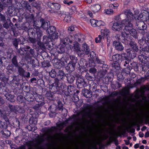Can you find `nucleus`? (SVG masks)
Listing matches in <instances>:
<instances>
[{
    "instance_id": "55",
    "label": "nucleus",
    "mask_w": 149,
    "mask_h": 149,
    "mask_svg": "<svg viewBox=\"0 0 149 149\" xmlns=\"http://www.w3.org/2000/svg\"><path fill=\"white\" fill-rule=\"evenodd\" d=\"M121 34H122V33H121ZM116 39H118V40H120L121 41H122V39H125L127 37H123L122 36V35H121V36H120V35L117 34L116 36Z\"/></svg>"
},
{
    "instance_id": "1",
    "label": "nucleus",
    "mask_w": 149,
    "mask_h": 149,
    "mask_svg": "<svg viewBox=\"0 0 149 149\" xmlns=\"http://www.w3.org/2000/svg\"><path fill=\"white\" fill-rule=\"evenodd\" d=\"M133 26L132 23H128V25H125L123 29L124 33L123 32H122V36L127 38L128 36V33H129L134 38H137V32L135 29L132 28Z\"/></svg>"
},
{
    "instance_id": "51",
    "label": "nucleus",
    "mask_w": 149,
    "mask_h": 149,
    "mask_svg": "<svg viewBox=\"0 0 149 149\" xmlns=\"http://www.w3.org/2000/svg\"><path fill=\"white\" fill-rule=\"evenodd\" d=\"M28 3L24 1L23 3V4L22 5V6H20V7H17V8L19 9H21L23 8H28Z\"/></svg>"
},
{
    "instance_id": "4",
    "label": "nucleus",
    "mask_w": 149,
    "mask_h": 149,
    "mask_svg": "<svg viewBox=\"0 0 149 149\" xmlns=\"http://www.w3.org/2000/svg\"><path fill=\"white\" fill-rule=\"evenodd\" d=\"M139 17L138 16H136L135 15H134V18L136 20V24L138 28L140 30H144L145 29L147 28V25L145 23L142 21L141 20H139Z\"/></svg>"
},
{
    "instance_id": "9",
    "label": "nucleus",
    "mask_w": 149,
    "mask_h": 149,
    "mask_svg": "<svg viewBox=\"0 0 149 149\" xmlns=\"http://www.w3.org/2000/svg\"><path fill=\"white\" fill-rule=\"evenodd\" d=\"M81 51L83 52L82 55H83L84 53L86 55L90 54V50L89 47L86 43H84L82 45Z\"/></svg>"
},
{
    "instance_id": "19",
    "label": "nucleus",
    "mask_w": 149,
    "mask_h": 149,
    "mask_svg": "<svg viewBox=\"0 0 149 149\" xmlns=\"http://www.w3.org/2000/svg\"><path fill=\"white\" fill-rule=\"evenodd\" d=\"M24 98L28 101L33 102L34 100V97L32 93H28Z\"/></svg>"
},
{
    "instance_id": "22",
    "label": "nucleus",
    "mask_w": 149,
    "mask_h": 149,
    "mask_svg": "<svg viewBox=\"0 0 149 149\" xmlns=\"http://www.w3.org/2000/svg\"><path fill=\"white\" fill-rule=\"evenodd\" d=\"M5 96L7 100L10 102H14L15 101V100L14 99L15 96L10 94L6 93L5 95Z\"/></svg>"
},
{
    "instance_id": "26",
    "label": "nucleus",
    "mask_w": 149,
    "mask_h": 149,
    "mask_svg": "<svg viewBox=\"0 0 149 149\" xmlns=\"http://www.w3.org/2000/svg\"><path fill=\"white\" fill-rule=\"evenodd\" d=\"M97 87V85L95 83L91 81L89 84V89L91 91H95Z\"/></svg>"
},
{
    "instance_id": "32",
    "label": "nucleus",
    "mask_w": 149,
    "mask_h": 149,
    "mask_svg": "<svg viewBox=\"0 0 149 149\" xmlns=\"http://www.w3.org/2000/svg\"><path fill=\"white\" fill-rule=\"evenodd\" d=\"M20 41V39L19 38H14L13 39L12 41L13 44L16 49H17L19 42Z\"/></svg>"
},
{
    "instance_id": "11",
    "label": "nucleus",
    "mask_w": 149,
    "mask_h": 149,
    "mask_svg": "<svg viewBox=\"0 0 149 149\" xmlns=\"http://www.w3.org/2000/svg\"><path fill=\"white\" fill-rule=\"evenodd\" d=\"M123 26L122 25L118 22L114 23L112 27V29L113 30L120 31L122 29Z\"/></svg>"
},
{
    "instance_id": "31",
    "label": "nucleus",
    "mask_w": 149,
    "mask_h": 149,
    "mask_svg": "<svg viewBox=\"0 0 149 149\" xmlns=\"http://www.w3.org/2000/svg\"><path fill=\"white\" fill-rule=\"evenodd\" d=\"M56 31V28L54 26H50L49 28L47 29V32L50 35L52 34Z\"/></svg>"
},
{
    "instance_id": "62",
    "label": "nucleus",
    "mask_w": 149,
    "mask_h": 149,
    "mask_svg": "<svg viewBox=\"0 0 149 149\" xmlns=\"http://www.w3.org/2000/svg\"><path fill=\"white\" fill-rule=\"evenodd\" d=\"M106 72V71L100 72L98 73V75L100 78H102L105 75Z\"/></svg>"
},
{
    "instance_id": "48",
    "label": "nucleus",
    "mask_w": 149,
    "mask_h": 149,
    "mask_svg": "<svg viewBox=\"0 0 149 149\" xmlns=\"http://www.w3.org/2000/svg\"><path fill=\"white\" fill-rule=\"evenodd\" d=\"M49 75L52 78L55 77L56 76V73L55 70L52 69L49 73Z\"/></svg>"
},
{
    "instance_id": "10",
    "label": "nucleus",
    "mask_w": 149,
    "mask_h": 149,
    "mask_svg": "<svg viewBox=\"0 0 149 149\" xmlns=\"http://www.w3.org/2000/svg\"><path fill=\"white\" fill-rule=\"evenodd\" d=\"M77 83L78 87L79 88H83L86 86V82L84 79L80 77H78Z\"/></svg>"
},
{
    "instance_id": "18",
    "label": "nucleus",
    "mask_w": 149,
    "mask_h": 149,
    "mask_svg": "<svg viewBox=\"0 0 149 149\" xmlns=\"http://www.w3.org/2000/svg\"><path fill=\"white\" fill-rule=\"evenodd\" d=\"M138 59L140 61L144 63H146L149 61V58L143 54L139 56Z\"/></svg>"
},
{
    "instance_id": "30",
    "label": "nucleus",
    "mask_w": 149,
    "mask_h": 149,
    "mask_svg": "<svg viewBox=\"0 0 149 149\" xmlns=\"http://www.w3.org/2000/svg\"><path fill=\"white\" fill-rule=\"evenodd\" d=\"M17 57L16 56L14 55L11 59V62L13 65L15 67H17L19 65L17 62Z\"/></svg>"
},
{
    "instance_id": "64",
    "label": "nucleus",
    "mask_w": 149,
    "mask_h": 149,
    "mask_svg": "<svg viewBox=\"0 0 149 149\" xmlns=\"http://www.w3.org/2000/svg\"><path fill=\"white\" fill-rule=\"evenodd\" d=\"M146 44L147 45V46L142 48V50L144 52H149V45H148V43H146Z\"/></svg>"
},
{
    "instance_id": "43",
    "label": "nucleus",
    "mask_w": 149,
    "mask_h": 149,
    "mask_svg": "<svg viewBox=\"0 0 149 149\" xmlns=\"http://www.w3.org/2000/svg\"><path fill=\"white\" fill-rule=\"evenodd\" d=\"M93 75L92 76L88 73H87L85 76L86 78L88 80H89L91 81L94 79Z\"/></svg>"
},
{
    "instance_id": "20",
    "label": "nucleus",
    "mask_w": 149,
    "mask_h": 149,
    "mask_svg": "<svg viewBox=\"0 0 149 149\" xmlns=\"http://www.w3.org/2000/svg\"><path fill=\"white\" fill-rule=\"evenodd\" d=\"M65 76L67 78L68 82L70 83H72L75 79L74 76L70 74H66Z\"/></svg>"
},
{
    "instance_id": "40",
    "label": "nucleus",
    "mask_w": 149,
    "mask_h": 149,
    "mask_svg": "<svg viewBox=\"0 0 149 149\" xmlns=\"http://www.w3.org/2000/svg\"><path fill=\"white\" fill-rule=\"evenodd\" d=\"M45 103L44 102H42L38 103V104H36L33 107V108L36 110H38L40 108V107L43 106L44 104Z\"/></svg>"
},
{
    "instance_id": "41",
    "label": "nucleus",
    "mask_w": 149,
    "mask_h": 149,
    "mask_svg": "<svg viewBox=\"0 0 149 149\" xmlns=\"http://www.w3.org/2000/svg\"><path fill=\"white\" fill-rule=\"evenodd\" d=\"M86 64L85 60L83 59H81L78 63L79 65L81 67H84Z\"/></svg>"
},
{
    "instance_id": "15",
    "label": "nucleus",
    "mask_w": 149,
    "mask_h": 149,
    "mask_svg": "<svg viewBox=\"0 0 149 149\" xmlns=\"http://www.w3.org/2000/svg\"><path fill=\"white\" fill-rule=\"evenodd\" d=\"M113 44L115 46V48L117 50L121 51L124 49V47L120 43L117 42V41L113 42Z\"/></svg>"
},
{
    "instance_id": "24",
    "label": "nucleus",
    "mask_w": 149,
    "mask_h": 149,
    "mask_svg": "<svg viewBox=\"0 0 149 149\" xmlns=\"http://www.w3.org/2000/svg\"><path fill=\"white\" fill-rule=\"evenodd\" d=\"M130 63V60L125 58L121 61V64L124 67H128L129 66Z\"/></svg>"
},
{
    "instance_id": "3",
    "label": "nucleus",
    "mask_w": 149,
    "mask_h": 149,
    "mask_svg": "<svg viewBox=\"0 0 149 149\" xmlns=\"http://www.w3.org/2000/svg\"><path fill=\"white\" fill-rule=\"evenodd\" d=\"M47 9L50 13H55L59 10L61 7L60 5L58 3H52L48 2L47 5Z\"/></svg>"
},
{
    "instance_id": "13",
    "label": "nucleus",
    "mask_w": 149,
    "mask_h": 149,
    "mask_svg": "<svg viewBox=\"0 0 149 149\" xmlns=\"http://www.w3.org/2000/svg\"><path fill=\"white\" fill-rule=\"evenodd\" d=\"M59 81L58 78H56L55 79L54 83L50 86L49 87L50 89L52 90L53 89L55 91L56 90L57 87L58 86L59 84Z\"/></svg>"
},
{
    "instance_id": "38",
    "label": "nucleus",
    "mask_w": 149,
    "mask_h": 149,
    "mask_svg": "<svg viewBox=\"0 0 149 149\" xmlns=\"http://www.w3.org/2000/svg\"><path fill=\"white\" fill-rule=\"evenodd\" d=\"M3 22H4V23L3 24V26L4 28L7 29H8L10 26L12 27V26L13 25V24L11 22L9 23L7 22L6 21Z\"/></svg>"
},
{
    "instance_id": "59",
    "label": "nucleus",
    "mask_w": 149,
    "mask_h": 149,
    "mask_svg": "<svg viewBox=\"0 0 149 149\" xmlns=\"http://www.w3.org/2000/svg\"><path fill=\"white\" fill-rule=\"evenodd\" d=\"M24 98L22 95H19L17 97V100L19 102L22 103L24 101Z\"/></svg>"
},
{
    "instance_id": "5",
    "label": "nucleus",
    "mask_w": 149,
    "mask_h": 149,
    "mask_svg": "<svg viewBox=\"0 0 149 149\" xmlns=\"http://www.w3.org/2000/svg\"><path fill=\"white\" fill-rule=\"evenodd\" d=\"M17 67V68L18 74L20 76L24 77H30V74L29 72H26V71L20 66H18Z\"/></svg>"
},
{
    "instance_id": "58",
    "label": "nucleus",
    "mask_w": 149,
    "mask_h": 149,
    "mask_svg": "<svg viewBox=\"0 0 149 149\" xmlns=\"http://www.w3.org/2000/svg\"><path fill=\"white\" fill-rule=\"evenodd\" d=\"M145 79V78L144 77H141L139 79H137L136 83L135 84V85L140 84L142 81H144Z\"/></svg>"
},
{
    "instance_id": "61",
    "label": "nucleus",
    "mask_w": 149,
    "mask_h": 149,
    "mask_svg": "<svg viewBox=\"0 0 149 149\" xmlns=\"http://www.w3.org/2000/svg\"><path fill=\"white\" fill-rule=\"evenodd\" d=\"M15 106H13L12 104H9L8 105V107L10 109L11 111L15 112Z\"/></svg>"
},
{
    "instance_id": "52",
    "label": "nucleus",
    "mask_w": 149,
    "mask_h": 149,
    "mask_svg": "<svg viewBox=\"0 0 149 149\" xmlns=\"http://www.w3.org/2000/svg\"><path fill=\"white\" fill-rule=\"evenodd\" d=\"M124 18V15L123 13L116 16L115 17V19L116 20H118L120 19Z\"/></svg>"
},
{
    "instance_id": "60",
    "label": "nucleus",
    "mask_w": 149,
    "mask_h": 149,
    "mask_svg": "<svg viewBox=\"0 0 149 149\" xmlns=\"http://www.w3.org/2000/svg\"><path fill=\"white\" fill-rule=\"evenodd\" d=\"M126 68H124V71L127 74H129L130 73L131 69L130 68V66L128 67H125Z\"/></svg>"
},
{
    "instance_id": "45",
    "label": "nucleus",
    "mask_w": 149,
    "mask_h": 149,
    "mask_svg": "<svg viewBox=\"0 0 149 149\" xmlns=\"http://www.w3.org/2000/svg\"><path fill=\"white\" fill-rule=\"evenodd\" d=\"M6 1V0H3L2 4L1 2H0V12L2 11L3 10L4 7L7 6L8 5V4L5 3V2L3 1Z\"/></svg>"
},
{
    "instance_id": "37",
    "label": "nucleus",
    "mask_w": 149,
    "mask_h": 149,
    "mask_svg": "<svg viewBox=\"0 0 149 149\" xmlns=\"http://www.w3.org/2000/svg\"><path fill=\"white\" fill-rule=\"evenodd\" d=\"M0 114L1 117H2L6 121H8V119L6 116V114L5 113V111H1L0 109Z\"/></svg>"
},
{
    "instance_id": "25",
    "label": "nucleus",
    "mask_w": 149,
    "mask_h": 149,
    "mask_svg": "<svg viewBox=\"0 0 149 149\" xmlns=\"http://www.w3.org/2000/svg\"><path fill=\"white\" fill-rule=\"evenodd\" d=\"M129 45L133 49L135 50L136 52L138 51L139 50L138 47L135 42L131 41L130 42Z\"/></svg>"
},
{
    "instance_id": "57",
    "label": "nucleus",
    "mask_w": 149,
    "mask_h": 149,
    "mask_svg": "<svg viewBox=\"0 0 149 149\" xmlns=\"http://www.w3.org/2000/svg\"><path fill=\"white\" fill-rule=\"evenodd\" d=\"M71 16L69 15H66L65 17L64 20L65 22H69L71 21Z\"/></svg>"
},
{
    "instance_id": "53",
    "label": "nucleus",
    "mask_w": 149,
    "mask_h": 149,
    "mask_svg": "<svg viewBox=\"0 0 149 149\" xmlns=\"http://www.w3.org/2000/svg\"><path fill=\"white\" fill-rule=\"evenodd\" d=\"M29 122L30 123L36 124L37 123V119L34 117H31L30 119Z\"/></svg>"
},
{
    "instance_id": "27",
    "label": "nucleus",
    "mask_w": 149,
    "mask_h": 149,
    "mask_svg": "<svg viewBox=\"0 0 149 149\" xmlns=\"http://www.w3.org/2000/svg\"><path fill=\"white\" fill-rule=\"evenodd\" d=\"M60 38L61 43H62L65 45H66L68 39L65 36V34H64V35H63L62 36L61 34Z\"/></svg>"
},
{
    "instance_id": "23",
    "label": "nucleus",
    "mask_w": 149,
    "mask_h": 149,
    "mask_svg": "<svg viewBox=\"0 0 149 149\" xmlns=\"http://www.w3.org/2000/svg\"><path fill=\"white\" fill-rule=\"evenodd\" d=\"M129 66L131 70L133 69L135 71H137L138 70V65L136 62H131L130 63Z\"/></svg>"
},
{
    "instance_id": "39",
    "label": "nucleus",
    "mask_w": 149,
    "mask_h": 149,
    "mask_svg": "<svg viewBox=\"0 0 149 149\" xmlns=\"http://www.w3.org/2000/svg\"><path fill=\"white\" fill-rule=\"evenodd\" d=\"M43 97L40 95H38L35 97V100L38 103L44 102L43 101Z\"/></svg>"
},
{
    "instance_id": "16",
    "label": "nucleus",
    "mask_w": 149,
    "mask_h": 149,
    "mask_svg": "<svg viewBox=\"0 0 149 149\" xmlns=\"http://www.w3.org/2000/svg\"><path fill=\"white\" fill-rule=\"evenodd\" d=\"M40 21L41 22V27L45 30L47 29L49 25L50 24V22L49 21L47 22L42 19H40Z\"/></svg>"
},
{
    "instance_id": "12",
    "label": "nucleus",
    "mask_w": 149,
    "mask_h": 149,
    "mask_svg": "<svg viewBox=\"0 0 149 149\" xmlns=\"http://www.w3.org/2000/svg\"><path fill=\"white\" fill-rule=\"evenodd\" d=\"M75 64L69 62L68 65L65 67V68L67 71L69 72H71L74 71L75 67Z\"/></svg>"
},
{
    "instance_id": "34",
    "label": "nucleus",
    "mask_w": 149,
    "mask_h": 149,
    "mask_svg": "<svg viewBox=\"0 0 149 149\" xmlns=\"http://www.w3.org/2000/svg\"><path fill=\"white\" fill-rule=\"evenodd\" d=\"M65 74L63 71L62 70H59L57 73V76L58 78H60L61 79L63 78Z\"/></svg>"
},
{
    "instance_id": "8",
    "label": "nucleus",
    "mask_w": 149,
    "mask_h": 149,
    "mask_svg": "<svg viewBox=\"0 0 149 149\" xmlns=\"http://www.w3.org/2000/svg\"><path fill=\"white\" fill-rule=\"evenodd\" d=\"M73 38L75 42H82L84 40L85 36L81 33H77L74 36Z\"/></svg>"
},
{
    "instance_id": "63",
    "label": "nucleus",
    "mask_w": 149,
    "mask_h": 149,
    "mask_svg": "<svg viewBox=\"0 0 149 149\" xmlns=\"http://www.w3.org/2000/svg\"><path fill=\"white\" fill-rule=\"evenodd\" d=\"M52 38L53 39H57L58 37V33L55 31L52 34Z\"/></svg>"
},
{
    "instance_id": "33",
    "label": "nucleus",
    "mask_w": 149,
    "mask_h": 149,
    "mask_svg": "<svg viewBox=\"0 0 149 149\" xmlns=\"http://www.w3.org/2000/svg\"><path fill=\"white\" fill-rule=\"evenodd\" d=\"M15 112H18L20 113H23L24 112L25 110L24 109L18 105H16Z\"/></svg>"
},
{
    "instance_id": "36",
    "label": "nucleus",
    "mask_w": 149,
    "mask_h": 149,
    "mask_svg": "<svg viewBox=\"0 0 149 149\" xmlns=\"http://www.w3.org/2000/svg\"><path fill=\"white\" fill-rule=\"evenodd\" d=\"M25 17L27 21L30 22L34 21V17L32 14H29L27 16L26 15Z\"/></svg>"
},
{
    "instance_id": "44",
    "label": "nucleus",
    "mask_w": 149,
    "mask_h": 149,
    "mask_svg": "<svg viewBox=\"0 0 149 149\" xmlns=\"http://www.w3.org/2000/svg\"><path fill=\"white\" fill-rule=\"evenodd\" d=\"M100 6L99 5H95L93 7V11L94 12H97L100 9Z\"/></svg>"
},
{
    "instance_id": "42",
    "label": "nucleus",
    "mask_w": 149,
    "mask_h": 149,
    "mask_svg": "<svg viewBox=\"0 0 149 149\" xmlns=\"http://www.w3.org/2000/svg\"><path fill=\"white\" fill-rule=\"evenodd\" d=\"M70 58L71 60V61L70 62H71L72 63H74L75 64L77 63V57L73 55H72L70 56Z\"/></svg>"
},
{
    "instance_id": "17",
    "label": "nucleus",
    "mask_w": 149,
    "mask_h": 149,
    "mask_svg": "<svg viewBox=\"0 0 149 149\" xmlns=\"http://www.w3.org/2000/svg\"><path fill=\"white\" fill-rule=\"evenodd\" d=\"M34 28L36 29V33L34 34V35L36 36L37 35V39L39 40L40 39V37L42 35V31L38 27L36 26H35L34 27Z\"/></svg>"
},
{
    "instance_id": "14",
    "label": "nucleus",
    "mask_w": 149,
    "mask_h": 149,
    "mask_svg": "<svg viewBox=\"0 0 149 149\" xmlns=\"http://www.w3.org/2000/svg\"><path fill=\"white\" fill-rule=\"evenodd\" d=\"M82 93L84 96L87 98H91L92 97L93 94L91 91L88 89L84 88L82 90Z\"/></svg>"
},
{
    "instance_id": "28",
    "label": "nucleus",
    "mask_w": 149,
    "mask_h": 149,
    "mask_svg": "<svg viewBox=\"0 0 149 149\" xmlns=\"http://www.w3.org/2000/svg\"><path fill=\"white\" fill-rule=\"evenodd\" d=\"M121 57V56L119 54L114 55L112 56V60L114 62L118 63Z\"/></svg>"
},
{
    "instance_id": "47",
    "label": "nucleus",
    "mask_w": 149,
    "mask_h": 149,
    "mask_svg": "<svg viewBox=\"0 0 149 149\" xmlns=\"http://www.w3.org/2000/svg\"><path fill=\"white\" fill-rule=\"evenodd\" d=\"M49 110L52 113H55L56 111V107L54 105H52L49 107Z\"/></svg>"
},
{
    "instance_id": "46",
    "label": "nucleus",
    "mask_w": 149,
    "mask_h": 149,
    "mask_svg": "<svg viewBox=\"0 0 149 149\" xmlns=\"http://www.w3.org/2000/svg\"><path fill=\"white\" fill-rule=\"evenodd\" d=\"M74 89V87L72 86H68L67 87V90L70 95H72V92Z\"/></svg>"
},
{
    "instance_id": "7",
    "label": "nucleus",
    "mask_w": 149,
    "mask_h": 149,
    "mask_svg": "<svg viewBox=\"0 0 149 149\" xmlns=\"http://www.w3.org/2000/svg\"><path fill=\"white\" fill-rule=\"evenodd\" d=\"M82 115V117L84 118L86 117L90 118L91 117V112L90 109L88 107H86L81 111Z\"/></svg>"
},
{
    "instance_id": "56",
    "label": "nucleus",
    "mask_w": 149,
    "mask_h": 149,
    "mask_svg": "<svg viewBox=\"0 0 149 149\" xmlns=\"http://www.w3.org/2000/svg\"><path fill=\"white\" fill-rule=\"evenodd\" d=\"M72 99L73 102H76L79 101V98L76 95L75 93H74V96L72 97Z\"/></svg>"
},
{
    "instance_id": "35",
    "label": "nucleus",
    "mask_w": 149,
    "mask_h": 149,
    "mask_svg": "<svg viewBox=\"0 0 149 149\" xmlns=\"http://www.w3.org/2000/svg\"><path fill=\"white\" fill-rule=\"evenodd\" d=\"M65 45H63L61 44L59 45L58 47V52L60 53H62L65 52Z\"/></svg>"
},
{
    "instance_id": "49",
    "label": "nucleus",
    "mask_w": 149,
    "mask_h": 149,
    "mask_svg": "<svg viewBox=\"0 0 149 149\" xmlns=\"http://www.w3.org/2000/svg\"><path fill=\"white\" fill-rule=\"evenodd\" d=\"M7 121H1L0 122V128H2L4 129L6 128L7 127Z\"/></svg>"
},
{
    "instance_id": "50",
    "label": "nucleus",
    "mask_w": 149,
    "mask_h": 149,
    "mask_svg": "<svg viewBox=\"0 0 149 149\" xmlns=\"http://www.w3.org/2000/svg\"><path fill=\"white\" fill-rule=\"evenodd\" d=\"M34 38L29 37V40L30 42L33 44L37 42V38L36 36L35 35L34 36Z\"/></svg>"
},
{
    "instance_id": "2",
    "label": "nucleus",
    "mask_w": 149,
    "mask_h": 149,
    "mask_svg": "<svg viewBox=\"0 0 149 149\" xmlns=\"http://www.w3.org/2000/svg\"><path fill=\"white\" fill-rule=\"evenodd\" d=\"M123 13L126 17V19H125L123 20L121 23L122 24H124L125 25H128V23H132L133 21L134 20V15L129 10H126L124 11Z\"/></svg>"
},
{
    "instance_id": "6",
    "label": "nucleus",
    "mask_w": 149,
    "mask_h": 149,
    "mask_svg": "<svg viewBox=\"0 0 149 149\" xmlns=\"http://www.w3.org/2000/svg\"><path fill=\"white\" fill-rule=\"evenodd\" d=\"M73 45L74 51L79 56H81L82 55L83 52L80 49V44L77 42H74L73 43Z\"/></svg>"
},
{
    "instance_id": "54",
    "label": "nucleus",
    "mask_w": 149,
    "mask_h": 149,
    "mask_svg": "<svg viewBox=\"0 0 149 149\" xmlns=\"http://www.w3.org/2000/svg\"><path fill=\"white\" fill-rule=\"evenodd\" d=\"M146 39L145 38H142L139 41V44L142 46H143L146 42Z\"/></svg>"
},
{
    "instance_id": "29",
    "label": "nucleus",
    "mask_w": 149,
    "mask_h": 149,
    "mask_svg": "<svg viewBox=\"0 0 149 149\" xmlns=\"http://www.w3.org/2000/svg\"><path fill=\"white\" fill-rule=\"evenodd\" d=\"M109 32L110 31L107 28H105L104 29H102L101 30V34L104 36L105 35H106V36H107L106 38L107 39L108 41L109 40V37L108 36L109 33Z\"/></svg>"
},
{
    "instance_id": "21",
    "label": "nucleus",
    "mask_w": 149,
    "mask_h": 149,
    "mask_svg": "<svg viewBox=\"0 0 149 149\" xmlns=\"http://www.w3.org/2000/svg\"><path fill=\"white\" fill-rule=\"evenodd\" d=\"M15 10L13 6H9L7 11L8 15L10 16H12L15 15Z\"/></svg>"
}]
</instances>
